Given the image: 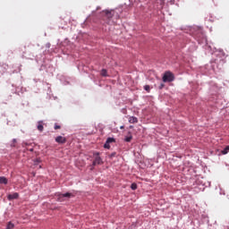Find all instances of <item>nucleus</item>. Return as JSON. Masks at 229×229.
<instances>
[{
  "instance_id": "5701e85b",
  "label": "nucleus",
  "mask_w": 229,
  "mask_h": 229,
  "mask_svg": "<svg viewBox=\"0 0 229 229\" xmlns=\"http://www.w3.org/2000/svg\"><path fill=\"white\" fill-rule=\"evenodd\" d=\"M29 151H33V148L29 149Z\"/></svg>"
},
{
  "instance_id": "9b49d317",
  "label": "nucleus",
  "mask_w": 229,
  "mask_h": 229,
  "mask_svg": "<svg viewBox=\"0 0 229 229\" xmlns=\"http://www.w3.org/2000/svg\"><path fill=\"white\" fill-rule=\"evenodd\" d=\"M131 139H133V136L129 132V135L125 137L124 140L125 142H131Z\"/></svg>"
},
{
  "instance_id": "4be33fe9",
  "label": "nucleus",
  "mask_w": 229,
  "mask_h": 229,
  "mask_svg": "<svg viewBox=\"0 0 229 229\" xmlns=\"http://www.w3.org/2000/svg\"><path fill=\"white\" fill-rule=\"evenodd\" d=\"M120 128H121V130H124V126H121Z\"/></svg>"
},
{
  "instance_id": "412c9836",
  "label": "nucleus",
  "mask_w": 229,
  "mask_h": 229,
  "mask_svg": "<svg viewBox=\"0 0 229 229\" xmlns=\"http://www.w3.org/2000/svg\"><path fill=\"white\" fill-rule=\"evenodd\" d=\"M164 87H165V84L161 83L160 86H159L160 90H162V89H164Z\"/></svg>"
},
{
  "instance_id": "0eeeda50",
  "label": "nucleus",
  "mask_w": 229,
  "mask_h": 229,
  "mask_svg": "<svg viewBox=\"0 0 229 229\" xmlns=\"http://www.w3.org/2000/svg\"><path fill=\"white\" fill-rule=\"evenodd\" d=\"M129 123L131 124H135V123H139V119L135 116H130L129 117Z\"/></svg>"
},
{
  "instance_id": "4468645a",
  "label": "nucleus",
  "mask_w": 229,
  "mask_h": 229,
  "mask_svg": "<svg viewBox=\"0 0 229 229\" xmlns=\"http://www.w3.org/2000/svg\"><path fill=\"white\" fill-rule=\"evenodd\" d=\"M15 228V225L12 224V222H9L7 224L6 229H13Z\"/></svg>"
},
{
  "instance_id": "f3484780",
  "label": "nucleus",
  "mask_w": 229,
  "mask_h": 229,
  "mask_svg": "<svg viewBox=\"0 0 229 229\" xmlns=\"http://www.w3.org/2000/svg\"><path fill=\"white\" fill-rule=\"evenodd\" d=\"M144 90H146L147 92H149V90H150L149 85L144 86Z\"/></svg>"
},
{
  "instance_id": "ddd939ff",
  "label": "nucleus",
  "mask_w": 229,
  "mask_h": 229,
  "mask_svg": "<svg viewBox=\"0 0 229 229\" xmlns=\"http://www.w3.org/2000/svg\"><path fill=\"white\" fill-rule=\"evenodd\" d=\"M228 152H229V146H226V147L225 148V149H223V150L221 151L222 155H227Z\"/></svg>"
},
{
  "instance_id": "423d86ee",
  "label": "nucleus",
  "mask_w": 229,
  "mask_h": 229,
  "mask_svg": "<svg viewBox=\"0 0 229 229\" xmlns=\"http://www.w3.org/2000/svg\"><path fill=\"white\" fill-rule=\"evenodd\" d=\"M115 140H114V138H108L106 141V143L104 144V148L106 149H110V144L111 142H114Z\"/></svg>"
},
{
  "instance_id": "a211bd4d",
  "label": "nucleus",
  "mask_w": 229,
  "mask_h": 229,
  "mask_svg": "<svg viewBox=\"0 0 229 229\" xmlns=\"http://www.w3.org/2000/svg\"><path fill=\"white\" fill-rule=\"evenodd\" d=\"M117 155V153L113 152L109 155L110 158H114V157H115Z\"/></svg>"
},
{
  "instance_id": "1a4fd4ad",
  "label": "nucleus",
  "mask_w": 229,
  "mask_h": 229,
  "mask_svg": "<svg viewBox=\"0 0 229 229\" xmlns=\"http://www.w3.org/2000/svg\"><path fill=\"white\" fill-rule=\"evenodd\" d=\"M0 183H3L4 185H6L8 183V179L4 176L0 177Z\"/></svg>"
},
{
  "instance_id": "20e7f679",
  "label": "nucleus",
  "mask_w": 229,
  "mask_h": 229,
  "mask_svg": "<svg viewBox=\"0 0 229 229\" xmlns=\"http://www.w3.org/2000/svg\"><path fill=\"white\" fill-rule=\"evenodd\" d=\"M101 164H103V159H101V157H99V154L98 153L95 156V159L93 161L92 165H101Z\"/></svg>"
},
{
  "instance_id": "9d476101",
  "label": "nucleus",
  "mask_w": 229,
  "mask_h": 229,
  "mask_svg": "<svg viewBox=\"0 0 229 229\" xmlns=\"http://www.w3.org/2000/svg\"><path fill=\"white\" fill-rule=\"evenodd\" d=\"M38 131H44V125L42 124V122L38 123Z\"/></svg>"
},
{
  "instance_id": "f03ea898",
  "label": "nucleus",
  "mask_w": 229,
  "mask_h": 229,
  "mask_svg": "<svg viewBox=\"0 0 229 229\" xmlns=\"http://www.w3.org/2000/svg\"><path fill=\"white\" fill-rule=\"evenodd\" d=\"M164 83H171V81H174V74L171 72H165L163 76Z\"/></svg>"
},
{
  "instance_id": "39448f33",
  "label": "nucleus",
  "mask_w": 229,
  "mask_h": 229,
  "mask_svg": "<svg viewBox=\"0 0 229 229\" xmlns=\"http://www.w3.org/2000/svg\"><path fill=\"white\" fill-rule=\"evenodd\" d=\"M55 142L58 144H65L67 142V139L64 138L63 136H57L55 138Z\"/></svg>"
},
{
  "instance_id": "f257e3e1",
  "label": "nucleus",
  "mask_w": 229,
  "mask_h": 229,
  "mask_svg": "<svg viewBox=\"0 0 229 229\" xmlns=\"http://www.w3.org/2000/svg\"><path fill=\"white\" fill-rule=\"evenodd\" d=\"M103 20L106 22V24L113 25L116 24L118 19H120L119 13L117 11H103L102 13Z\"/></svg>"
},
{
  "instance_id": "2eb2a0df",
  "label": "nucleus",
  "mask_w": 229,
  "mask_h": 229,
  "mask_svg": "<svg viewBox=\"0 0 229 229\" xmlns=\"http://www.w3.org/2000/svg\"><path fill=\"white\" fill-rule=\"evenodd\" d=\"M131 189L132 191H137V183H135V182L131 183Z\"/></svg>"
},
{
  "instance_id": "6e6552de",
  "label": "nucleus",
  "mask_w": 229,
  "mask_h": 229,
  "mask_svg": "<svg viewBox=\"0 0 229 229\" xmlns=\"http://www.w3.org/2000/svg\"><path fill=\"white\" fill-rule=\"evenodd\" d=\"M8 199H17L19 198V193L14 192L13 194L8 195Z\"/></svg>"
},
{
  "instance_id": "7ed1b4c3",
  "label": "nucleus",
  "mask_w": 229,
  "mask_h": 229,
  "mask_svg": "<svg viewBox=\"0 0 229 229\" xmlns=\"http://www.w3.org/2000/svg\"><path fill=\"white\" fill-rule=\"evenodd\" d=\"M55 196L57 197V201L62 202V201H65L64 198H67V199L71 198L72 196V193H69V192H67V193H57V194H55Z\"/></svg>"
},
{
  "instance_id": "dca6fc26",
  "label": "nucleus",
  "mask_w": 229,
  "mask_h": 229,
  "mask_svg": "<svg viewBox=\"0 0 229 229\" xmlns=\"http://www.w3.org/2000/svg\"><path fill=\"white\" fill-rule=\"evenodd\" d=\"M15 144H17V140L13 139V144H11L12 148H15Z\"/></svg>"
},
{
  "instance_id": "f8f14e48",
  "label": "nucleus",
  "mask_w": 229,
  "mask_h": 229,
  "mask_svg": "<svg viewBox=\"0 0 229 229\" xmlns=\"http://www.w3.org/2000/svg\"><path fill=\"white\" fill-rule=\"evenodd\" d=\"M101 76H104L105 78H106V76H108V72L106 71V69H102L100 72Z\"/></svg>"
},
{
  "instance_id": "aec40b11",
  "label": "nucleus",
  "mask_w": 229,
  "mask_h": 229,
  "mask_svg": "<svg viewBox=\"0 0 229 229\" xmlns=\"http://www.w3.org/2000/svg\"><path fill=\"white\" fill-rule=\"evenodd\" d=\"M34 162L35 164H40V158H37Z\"/></svg>"
},
{
  "instance_id": "6ab92c4d",
  "label": "nucleus",
  "mask_w": 229,
  "mask_h": 229,
  "mask_svg": "<svg viewBox=\"0 0 229 229\" xmlns=\"http://www.w3.org/2000/svg\"><path fill=\"white\" fill-rule=\"evenodd\" d=\"M60 128H61L60 125H58L56 123L55 124V130H60Z\"/></svg>"
}]
</instances>
